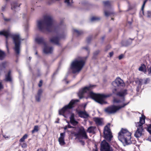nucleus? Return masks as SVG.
<instances>
[{
  "label": "nucleus",
  "mask_w": 151,
  "mask_h": 151,
  "mask_svg": "<svg viewBox=\"0 0 151 151\" xmlns=\"http://www.w3.org/2000/svg\"><path fill=\"white\" fill-rule=\"evenodd\" d=\"M79 142H80V143H81V144L82 145H84V144H85V143L84 142V141H83L82 140H80L79 141Z\"/></svg>",
  "instance_id": "nucleus-45"
},
{
  "label": "nucleus",
  "mask_w": 151,
  "mask_h": 151,
  "mask_svg": "<svg viewBox=\"0 0 151 151\" xmlns=\"http://www.w3.org/2000/svg\"><path fill=\"white\" fill-rule=\"evenodd\" d=\"M42 80H41L40 81V83L39 84L38 86H39L40 87H41L42 85Z\"/></svg>",
  "instance_id": "nucleus-41"
},
{
  "label": "nucleus",
  "mask_w": 151,
  "mask_h": 151,
  "mask_svg": "<svg viewBox=\"0 0 151 151\" xmlns=\"http://www.w3.org/2000/svg\"><path fill=\"white\" fill-rule=\"evenodd\" d=\"M139 71H143L145 73L146 72V69L145 65L144 64H142L141 66L139 68Z\"/></svg>",
  "instance_id": "nucleus-23"
},
{
  "label": "nucleus",
  "mask_w": 151,
  "mask_h": 151,
  "mask_svg": "<svg viewBox=\"0 0 151 151\" xmlns=\"http://www.w3.org/2000/svg\"><path fill=\"white\" fill-rule=\"evenodd\" d=\"M36 42L38 44H41L43 42V39L42 37H37L35 38Z\"/></svg>",
  "instance_id": "nucleus-21"
},
{
  "label": "nucleus",
  "mask_w": 151,
  "mask_h": 151,
  "mask_svg": "<svg viewBox=\"0 0 151 151\" xmlns=\"http://www.w3.org/2000/svg\"><path fill=\"white\" fill-rule=\"evenodd\" d=\"M95 85H89L88 86L85 87L80 90L78 93V95L80 99L82 98L83 97V94L89 91L91 89L94 87Z\"/></svg>",
  "instance_id": "nucleus-11"
},
{
  "label": "nucleus",
  "mask_w": 151,
  "mask_h": 151,
  "mask_svg": "<svg viewBox=\"0 0 151 151\" xmlns=\"http://www.w3.org/2000/svg\"><path fill=\"white\" fill-rule=\"evenodd\" d=\"M150 81V79L149 78H146L145 79L142 80L140 79L138 80L139 82V84L141 85L142 83H143L145 84L148 83Z\"/></svg>",
  "instance_id": "nucleus-22"
},
{
  "label": "nucleus",
  "mask_w": 151,
  "mask_h": 151,
  "mask_svg": "<svg viewBox=\"0 0 151 151\" xmlns=\"http://www.w3.org/2000/svg\"><path fill=\"white\" fill-rule=\"evenodd\" d=\"M147 16L148 17H151V12L148 11L147 13Z\"/></svg>",
  "instance_id": "nucleus-38"
},
{
  "label": "nucleus",
  "mask_w": 151,
  "mask_h": 151,
  "mask_svg": "<svg viewBox=\"0 0 151 151\" xmlns=\"http://www.w3.org/2000/svg\"><path fill=\"white\" fill-rule=\"evenodd\" d=\"M67 126H65L64 128V130H66L67 129Z\"/></svg>",
  "instance_id": "nucleus-51"
},
{
  "label": "nucleus",
  "mask_w": 151,
  "mask_h": 151,
  "mask_svg": "<svg viewBox=\"0 0 151 151\" xmlns=\"http://www.w3.org/2000/svg\"><path fill=\"white\" fill-rule=\"evenodd\" d=\"M74 32L76 33L78 35H81L82 33V32L81 31H79L76 29H74Z\"/></svg>",
  "instance_id": "nucleus-33"
},
{
  "label": "nucleus",
  "mask_w": 151,
  "mask_h": 151,
  "mask_svg": "<svg viewBox=\"0 0 151 151\" xmlns=\"http://www.w3.org/2000/svg\"><path fill=\"white\" fill-rule=\"evenodd\" d=\"M70 123L74 126H76L78 122L74 119V114H71V116L70 118Z\"/></svg>",
  "instance_id": "nucleus-18"
},
{
  "label": "nucleus",
  "mask_w": 151,
  "mask_h": 151,
  "mask_svg": "<svg viewBox=\"0 0 151 151\" xmlns=\"http://www.w3.org/2000/svg\"><path fill=\"white\" fill-rule=\"evenodd\" d=\"M147 130L151 134V125L148 127Z\"/></svg>",
  "instance_id": "nucleus-36"
},
{
  "label": "nucleus",
  "mask_w": 151,
  "mask_h": 151,
  "mask_svg": "<svg viewBox=\"0 0 151 151\" xmlns=\"http://www.w3.org/2000/svg\"><path fill=\"white\" fill-rule=\"evenodd\" d=\"M104 12L105 15L106 17H108L113 13V12L112 11H111L110 12H108V11L106 10H104Z\"/></svg>",
  "instance_id": "nucleus-26"
},
{
  "label": "nucleus",
  "mask_w": 151,
  "mask_h": 151,
  "mask_svg": "<svg viewBox=\"0 0 151 151\" xmlns=\"http://www.w3.org/2000/svg\"><path fill=\"white\" fill-rule=\"evenodd\" d=\"M6 56V54L4 52L0 50V60H3Z\"/></svg>",
  "instance_id": "nucleus-24"
},
{
  "label": "nucleus",
  "mask_w": 151,
  "mask_h": 151,
  "mask_svg": "<svg viewBox=\"0 0 151 151\" xmlns=\"http://www.w3.org/2000/svg\"><path fill=\"white\" fill-rule=\"evenodd\" d=\"M126 90L117 92L116 94V95L120 97H123V98L121 100L115 98H114L113 101L114 103L119 104L121 105L118 106L113 105L107 107L104 109V111L105 112L109 114H114L117 111L127 105L128 103H124V100L123 98V97L126 95Z\"/></svg>",
  "instance_id": "nucleus-1"
},
{
  "label": "nucleus",
  "mask_w": 151,
  "mask_h": 151,
  "mask_svg": "<svg viewBox=\"0 0 151 151\" xmlns=\"http://www.w3.org/2000/svg\"><path fill=\"white\" fill-rule=\"evenodd\" d=\"M103 3L105 6H108L111 4V2L109 1H103Z\"/></svg>",
  "instance_id": "nucleus-32"
},
{
  "label": "nucleus",
  "mask_w": 151,
  "mask_h": 151,
  "mask_svg": "<svg viewBox=\"0 0 151 151\" xmlns=\"http://www.w3.org/2000/svg\"><path fill=\"white\" fill-rule=\"evenodd\" d=\"M65 2L68 6L71 5L73 3L72 0H65Z\"/></svg>",
  "instance_id": "nucleus-28"
},
{
  "label": "nucleus",
  "mask_w": 151,
  "mask_h": 151,
  "mask_svg": "<svg viewBox=\"0 0 151 151\" xmlns=\"http://www.w3.org/2000/svg\"><path fill=\"white\" fill-rule=\"evenodd\" d=\"M3 85H2L1 83L0 82V90L3 89Z\"/></svg>",
  "instance_id": "nucleus-43"
},
{
  "label": "nucleus",
  "mask_w": 151,
  "mask_h": 151,
  "mask_svg": "<svg viewBox=\"0 0 151 151\" xmlns=\"http://www.w3.org/2000/svg\"><path fill=\"white\" fill-rule=\"evenodd\" d=\"M68 128H72L73 127H72L70 125H68Z\"/></svg>",
  "instance_id": "nucleus-49"
},
{
  "label": "nucleus",
  "mask_w": 151,
  "mask_h": 151,
  "mask_svg": "<svg viewBox=\"0 0 151 151\" xmlns=\"http://www.w3.org/2000/svg\"><path fill=\"white\" fill-rule=\"evenodd\" d=\"M4 21L6 22H8L10 20V19H8L5 17H4Z\"/></svg>",
  "instance_id": "nucleus-39"
},
{
  "label": "nucleus",
  "mask_w": 151,
  "mask_h": 151,
  "mask_svg": "<svg viewBox=\"0 0 151 151\" xmlns=\"http://www.w3.org/2000/svg\"><path fill=\"white\" fill-rule=\"evenodd\" d=\"M12 5V9L13 10L16 9L17 7L19 6V5L18 6V4L15 3H13L11 4Z\"/></svg>",
  "instance_id": "nucleus-29"
},
{
  "label": "nucleus",
  "mask_w": 151,
  "mask_h": 151,
  "mask_svg": "<svg viewBox=\"0 0 151 151\" xmlns=\"http://www.w3.org/2000/svg\"><path fill=\"white\" fill-rule=\"evenodd\" d=\"M100 150L101 151H112L111 147L105 140L103 141L101 143Z\"/></svg>",
  "instance_id": "nucleus-12"
},
{
  "label": "nucleus",
  "mask_w": 151,
  "mask_h": 151,
  "mask_svg": "<svg viewBox=\"0 0 151 151\" xmlns=\"http://www.w3.org/2000/svg\"><path fill=\"white\" fill-rule=\"evenodd\" d=\"M147 1V0H145L144 2V3H143V4H145L146 3V2Z\"/></svg>",
  "instance_id": "nucleus-52"
},
{
  "label": "nucleus",
  "mask_w": 151,
  "mask_h": 151,
  "mask_svg": "<svg viewBox=\"0 0 151 151\" xmlns=\"http://www.w3.org/2000/svg\"><path fill=\"white\" fill-rule=\"evenodd\" d=\"M38 130V126L37 125L35 126L34 127L32 131V133H34L35 132H37Z\"/></svg>",
  "instance_id": "nucleus-31"
},
{
  "label": "nucleus",
  "mask_w": 151,
  "mask_h": 151,
  "mask_svg": "<svg viewBox=\"0 0 151 151\" xmlns=\"http://www.w3.org/2000/svg\"><path fill=\"white\" fill-rule=\"evenodd\" d=\"M145 5V4H143L142 5V6L141 9H142V10H143V9L144 8Z\"/></svg>",
  "instance_id": "nucleus-48"
},
{
  "label": "nucleus",
  "mask_w": 151,
  "mask_h": 151,
  "mask_svg": "<svg viewBox=\"0 0 151 151\" xmlns=\"http://www.w3.org/2000/svg\"><path fill=\"white\" fill-rule=\"evenodd\" d=\"M52 18L49 15H45L43 19L38 20L37 22V27L40 31H50L52 27Z\"/></svg>",
  "instance_id": "nucleus-3"
},
{
  "label": "nucleus",
  "mask_w": 151,
  "mask_h": 151,
  "mask_svg": "<svg viewBox=\"0 0 151 151\" xmlns=\"http://www.w3.org/2000/svg\"><path fill=\"white\" fill-rule=\"evenodd\" d=\"M61 37V36L59 35H58V37H52L50 38V41L56 45H59V39Z\"/></svg>",
  "instance_id": "nucleus-15"
},
{
  "label": "nucleus",
  "mask_w": 151,
  "mask_h": 151,
  "mask_svg": "<svg viewBox=\"0 0 151 151\" xmlns=\"http://www.w3.org/2000/svg\"><path fill=\"white\" fill-rule=\"evenodd\" d=\"M37 54V52H36L35 53V54Z\"/></svg>",
  "instance_id": "nucleus-56"
},
{
  "label": "nucleus",
  "mask_w": 151,
  "mask_h": 151,
  "mask_svg": "<svg viewBox=\"0 0 151 151\" xmlns=\"http://www.w3.org/2000/svg\"><path fill=\"white\" fill-rule=\"evenodd\" d=\"M95 128V127L93 126L90 127L88 128L87 131L90 133H93L94 132Z\"/></svg>",
  "instance_id": "nucleus-25"
},
{
  "label": "nucleus",
  "mask_w": 151,
  "mask_h": 151,
  "mask_svg": "<svg viewBox=\"0 0 151 151\" xmlns=\"http://www.w3.org/2000/svg\"><path fill=\"white\" fill-rule=\"evenodd\" d=\"M42 91L40 89L39 90L38 93H37V95L38 96H40L41 94L42 93Z\"/></svg>",
  "instance_id": "nucleus-37"
},
{
  "label": "nucleus",
  "mask_w": 151,
  "mask_h": 151,
  "mask_svg": "<svg viewBox=\"0 0 151 151\" xmlns=\"http://www.w3.org/2000/svg\"><path fill=\"white\" fill-rule=\"evenodd\" d=\"M113 54V52H110L109 53V55L110 57H111Z\"/></svg>",
  "instance_id": "nucleus-47"
},
{
  "label": "nucleus",
  "mask_w": 151,
  "mask_h": 151,
  "mask_svg": "<svg viewBox=\"0 0 151 151\" xmlns=\"http://www.w3.org/2000/svg\"><path fill=\"white\" fill-rule=\"evenodd\" d=\"M131 134L127 129H122L118 134L119 140L124 144L128 145L131 143Z\"/></svg>",
  "instance_id": "nucleus-4"
},
{
  "label": "nucleus",
  "mask_w": 151,
  "mask_h": 151,
  "mask_svg": "<svg viewBox=\"0 0 151 151\" xmlns=\"http://www.w3.org/2000/svg\"><path fill=\"white\" fill-rule=\"evenodd\" d=\"M145 116L144 115H142V117H140L139 122L136 124L137 129L135 132L134 135L136 138H139L143 134L144 129L142 125L145 123Z\"/></svg>",
  "instance_id": "nucleus-7"
},
{
  "label": "nucleus",
  "mask_w": 151,
  "mask_h": 151,
  "mask_svg": "<svg viewBox=\"0 0 151 151\" xmlns=\"http://www.w3.org/2000/svg\"><path fill=\"white\" fill-rule=\"evenodd\" d=\"M4 35L6 38V46L7 49L8 51V40L10 38H12L15 44L14 49L16 53L19 54V53L21 39L19 34H12L9 30H4L0 31V35Z\"/></svg>",
  "instance_id": "nucleus-2"
},
{
  "label": "nucleus",
  "mask_w": 151,
  "mask_h": 151,
  "mask_svg": "<svg viewBox=\"0 0 151 151\" xmlns=\"http://www.w3.org/2000/svg\"><path fill=\"white\" fill-rule=\"evenodd\" d=\"M53 50V48L52 47H50L46 44L45 45V47L43 49L44 52L46 53H51Z\"/></svg>",
  "instance_id": "nucleus-16"
},
{
  "label": "nucleus",
  "mask_w": 151,
  "mask_h": 151,
  "mask_svg": "<svg viewBox=\"0 0 151 151\" xmlns=\"http://www.w3.org/2000/svg\"><path fill=\"white\" fill-rule=\"evenodd\" d=\"M20 145L21 146L22 148H25L27 147V145L26 144L24 143H22V142H21L20 143Z\"/></svg>",
  "instance_id": "nucleus-34"
},
{
  "label": "nucleus",
  "mask_w": 151,
  "mask_h": 151,
  "mask_svg": "<svg viewBox=\"0 0 151 151\" xmlns=\"http://www.w3.org/2000/svg\"><path fill=\"white\" fill-rule=\"evenodd\" d=\"M52 4V3H50L49 2H48V4Z\"/></svg>",
  "instance_id": "nucleus-54"
},
{
  "label": "nucleus",
  "mask_w": 151,
  "mask_h": 151,
  "mask_svg": "<svg viewBox=\"0 0 151 151\" xmlns=\"http://www.w3.org/2000/svg\"><path fill=\"white\" fill-rule=\"evenodd\" d=\"M149 139L151 142V136L149 138Z\"/></svg>",
  "instance_id": "nucleus-53"
},
{
  "label": "nucleus",
  "mask_w": 151,
  "mask_h": 151,
  "mask_svg": "<svg viewBox=\"0 0 151 151\" xmlns=\"http://www.w3.org/2000/svg\"><path fill=\"white\" fill-rule=\"evenodd\" d=\"M29 58L30 59H31V58H30V57Z\"/></svg>",
  "instance_id": "nucleus-57"
},
{
  "label": "nucleus",
  "mask_w": 151,
  "mask_h": 151,
  "mask_svg": "<svg viewBox=\"0 0 151 151\" xmlns=\"http://www.w3.org/2000/svg\"><path fill=\"white\" fill-rule=\"evenodd\" d=\"M110 124H108L106 126L104 129V136L105 139H106L110 141L111 138L112 137L111 133L109 129V126Z\"/></svg>",
  "instance_id": "nucleus-10"
},
{
  "label": "nucleus",
  "mask_w": 151,
  "mask_h": 151,
  "mask_svg": "<svg viewBox=\"0 0 151 151\" xmlns=\"http://www.w3.org/2000/svg\"><path fill=\"white\" fill-rule=\"evenodd\" d=\"M117 91L116 88H114L112 89V92L113 93H115Z\"/></svg>",
  "instance_id": "nucleus-40"
},
{
  "label": "nucleus",
  "mask_w": 151,
  "mask_h": 151,
  "mask_svg": "<svg viewBox=\"0 0 151 151\" xmlns=\"http://www.w3.org/2000/svg\"><path fill=\"white\" fill-rule=\"evenodd\" d=\"M95 147L96 148L95 149H93V151H98V150L96 148V145H95Z\"/></svg>",
  "instance_id": "nucleus-46"
},
{
  "label": "nucleus",
  "mask_w": 151,
  "mask_h": 151,
  "mask_svg": "<svg viewBox=\"0 0 151 151\" xmlns=\"http://www.w3.org/2000/svg\"><path fill=\"white\" fill-rule=\"evenodd\" d=\"M65 135V132H64L60 134V137L58 138V141L60 144L61 145H63L65 144L64 141V137Z\"/></svg>",
  "instance_id": "nucleus-14"
},
{
  "label": "nucleus",
  "mask_w": 151,
  "mask_h": 151,
  "mask_svg": "<svg viewBox=\"0 0 151 151\" xmlns=\"http://www.w3.org/2000/svg\"><path fill=\"white\" fill-rule=\"evenodd\" d=\"M93 120L97 125H100L102 123V121L100 118H95L93 119Z\"/></svg>",
  "instance_id": "nucleus-20"
},
{
  "label": "nucleus",
  "mask_w": 151,
  "mask_h": 151,
  "mask_svg": "<svg viewBox=\"0 0 151 151\" xmlns=\"http://www.w3.org/2000/svg\"><path fill=\"white\" fill-rule=\"evenodd\" d=\"M100 18L97 17H93L91 19V21L92 22L97 21L100 19Z\"/></svg>",
  "instance_id": "nucleus-30"
},
{
  "label": "nucleus",
  "mask_w": 151,
  "mask_h": 151,
  "mask_svg": "<svg viewBox=\"0 0 151 151\" xmlns=\"http://www.w3.org/2000/svg\"><path fill=\"white\" fill-rule=\"evenodd\" d=\"M148 74L151 75V68H150L148 70Z\"/></svg>",
  "instance_id": "nucleus-44"
},
{
  "label": "nucleus",
  "mask_w": 151,
  "mask_h": 151,
  "mask_svg": "<svg viewBox=\"0 0 151 151\" xmlns=\"http://www.w3.org/2000/svg\"><path fill=\"white\" fill-rule=\"evenodd\" d=\"M4 9V8L3 7H2V10H3Z\"/></svg>",
  "instance_id": "nucleus-55"
},
{
  "label": "nucleus",
  "mask_w": 151,
  "mask_h": 151,
  "mask_svg": "<svg viewBox=\"0 0 151 151\" xmlns=\"http://www.w3.org/2000/svg\"><path fill=\"white\" fill-rule=\"evenodd\" d=\"M74 135L76 137V138L78 140L81 139L83 138L86 139L88 138L86 132L83 128L80 129L78 132L74 133Z\"/></svg>",
  "instance_id": "nucleus-9"
},
{
  "label": "nucleus",
  "mask_w": 151,
  "mask_h": 151,
  "mask_svg": "<svg viewBox=\"0 0 151 151\" xmlns=\"http://www.w3.org/2000/svg\"><path fill=\"white\" fill-rule=\"evenodd\" d=\"M85 63V61L82 58L74 60L72 63L71 66V68L73 73H75L79 72L84 65Z\"/></svg>",
  "instance_id": "nucleus-6"
},
{
  "label": "nucleus",
  "mask_w": 151,
  "mask_h": 151,
  "mask_svg": "<svg viewBox=\"0 0 151 151\" xmlns=\"http://www.w3.org/2000/svg\"><path fill=\"white\" fill-rule=\"evenodd\" d=\"M112 85L114 87L120 86H123L125 85L123 81L119 78H116L114 81L113 82Z\"/></svg>",
  "instance_id": "nucleus-13"
},
{
  "label": "nucleus",
  "mask_w": 151,
  "mask_h": 151,
  "mask_svg": "<svg viewBox=\"0 0 151 151\" xmlns=\"http://www.w3.org/2000/svg\"><path fill=\"white\" fill-rule=\"evenodd\" d=\"M90 97L96 102L101 104L106 103L105 99L106 98L110 97L112 95L111 93L108 94H95L92 92H90L89 93Z\"/></svg>",
  "instance_id": "nucleus-5"
},
{
  "label": "nucleus",
  "mask_w": 151,
  "mask_h": 151,
  "mask_svg": "<svg viewBox=\"0 0 151 151\" xmlns=\"http://www.w3.org/2000/svg\"><path fill=\"white\" fill-rule=\"evenodd\" d=\"M40 96L38 95L36 96V100L37 101H40Z\"/></svg>",
  "instance_id": "nucleus-35"
},
{
  "label": "nucleus",
  "mask_w": 151,
  "mask_h": 151,
  "mask_svg": "<svg viewBox=\"0 0 151 151\" xmlns=\"http://www.w3.org/2000/svg\"><path fill=\"white\" fill-rule=\"evenodd\" d=\"M11 72L9 71L8 74L6 76L5 80L7 81H12V78L11 76Z\"/></svg>",
  "instance_id": "nucleus-19"
},
{
  "label": "nucleus",
  "mask_w": 151,
  "mask_h": 151,
  "mask_svg": "<svg viewBox=\"0 0 151 151\" xmlns=\"http://www.w3.org/2000/svg\"><path fill=\"white\" fill-rule=\"evenodd\" d=\"M84 49H85L86 50H87V51L89 50V48L88 47H84Z\"/></svg>",
  "instance_id": "nucleus-50"
},
{
  "label": "nucleus",
  "mask_w": 151,
  "mask_h": 151,
  "mask_svg": "<svg viewBox=\"0 0 151 151\" xmlns=\"http://www.w3.org/2000/svg\"><path fill=\"white\" fill-rule=\"evenodd\" d=\"M123 55H121L119 56V60H121L122 59V58H123Z\"/></svg>",
  "instance_id": "nucleus-42"
},
{
  "label": "nucleus",
  "mask_w": 151,
  "mask_h": 151,
  "mask_svg": "<svg viewBox=\"0 0 151 151\" xmlns=\"http://www.w3.org/2000/svg\"><path fill=\"white\" fill-rule=\"evenodd\" d=\"M78 100H72L69 104L65 106L63 109L59 110V114L60 115H63L65 117H67L65 115L67 112L69 113L70 109L73 107V105L77 102Z\"/></svg>",
  "instance_id": "nucleus-8"
},
{
  "label": "nucleus",
  "mask_w": 151,
  "mask_h": 151,
  "mask_svg": "<svg viewBox=\"0 0 151 151\" xmlns=\"http://www.w3.org/2000/svg\"><path fill=\"white\" fill-rule=\"evenodd\" d=\"M28 135L27 134H24V136L19 140V141L20 142H23L25 139L27 138Z\"/></svg>",
  "instance_id": "nucleus-27"
},
{
  "label": "nucleus",
  "mask_w": 151,
  "mask_h": 151,
  "mask_svg": "<svg viewBox=\"0 0 151 151\" xmlns=\"http://www.w3.org/2000/svg\"><path fill=\"white\" fill-rule=\"evenodd\" d=\"M79 116L83 118H87L89 116L88 114L85 111H79L78 112Z\"/></svg>",
  "instance_id": "nucleus-17"
}]
</instances>
